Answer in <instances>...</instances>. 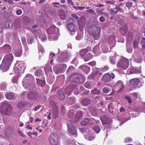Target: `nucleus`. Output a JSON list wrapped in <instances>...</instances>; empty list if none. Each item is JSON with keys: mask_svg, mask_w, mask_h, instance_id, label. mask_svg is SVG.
<instances>
[{"mask_svg": "<svg viewBox=\"0 0 145 145\" xmlns=\"http://www.w3.org/2000/svg\"><path fill=\"white\" fill-rule=\"evenodd\" d=\"M25 64L22 61H17L14 67L15 72L16 73H23L25 69Z\"/></svg>", "mask_w": 145, "mask_h": 145, "instance_id": "obj_3", "label": "nucleus"}, {"mask_svg": "<svg viewBox=\"0 0 145 145\" xmlns=\"http://www.w3.org/2000/svg\"><path fill=\"white\" fill-rule=\"evenodd\" d=\"M18 77L17 76H14L12 79V82L17 84L18 82Z\"/></svg>", "mask_w": 145, "mask_h": 145, "instance_id": "obj_47", "label": "nucleus"}, {"mask_svg": "<svg viewBox=\"0 0 145 145\" xmlns=\"http://www.w3.org/2000/svg\"><path fill=\"white\" fill-rule=\"evenodd\" d=\"M71 63L72 64L75 65L76 66L78 63V61L77 59L76 58L74 59L72 61Z\"/></svg>", "mask_w": 145, "mask_h": 145, "instance_id": "obj_54", "label": "nucleus"}, {"mask_svg": "<svg viewBox=\"0 0 145 145\" xmlns=\"http://www.w3.org/2000/svg\"><path fill=\"white\" fill-rule=\"evenodd\" d=\"M105 3L107 4H110L112 5H114L115 3L114 1H106Z\"/></svg>", "mask_w": 145, "mask_h": 145, "instance_id": "obj_64", "label": "nucleus"}, {"mask_svg": "<svg viewBox=\"0 0 145 145\" xmlns=\"http://www.w3.org/2000/svg\"><path fill=\"white\" fill-rule=\"evenodd\" d=\"M93 130L97 133H98L100 131V128L98 126L96 125L93 127Z\"/></svg>", "mask_w": 145, "mask_h": 145, "instance_id": "obj_41", "label": "nucleus"}, {"mask_svg": "<svg viewBox=\"0 0 145 145\" xmlns=\"http://www.w3.org/2000/svg\"><path fill=\"white\" fill-rule=\"evenodd\" d=\"M5 96L7 99L10 100H13L14 98V95L10 92H6L5 94Z\"/></svg>", "mask_w": 145, "mask_h": 145, "instance_id": "obj_23", "label": "nucleus"}, {"mask_svg": "<svg viewBox=\"0 0 145 145\" xmlns=\"http://www.w3.org/2000/svg\"><path fill=\"white\" fill-rule=\"evenodd\" d=\"M86 11L93 15H95L96 14V13L95 11L92 9H89L88 10H86Z\"/></svg>", "mask_w": 145, "mask_h": 145, "instance_id": "obj_45", "label": "nucleus"}, {"mask_svg": "<svg viewBox=\"0 0 145 145\" xmlns=\"http://www.w3.org/2000/svg\"><path fill=\"white\" fill-rule=\"evenodd\" d=\"M91 120L89 118H87L85 119L84 120L82 121L81 123V124L83 125H86L88 123H90V124H92L93 123L91 122Z\"/></svg>", "mask_w": 145, "mask_h": 145, "instance_id": "obj_25", "label": "nucleus"}, {"mask_svg": "<svg viewBox=\"0 0 145 145\" xmlns=\"http://www.w3.org/2000/svg\"><path fill=\"white\" fill-rule=\"evenodd\" d=\"M125 98L128 100V101L129 103L131 104L132 103V101L131 98L130 97H129L128 96H125Z\"/></svg>", "mask_w": 145, "mask_h": 145, "instance_id": "obj_61", "label": "nucleus"}, {"mask_svg": "<svg viewBox=\"0 0 145 145\" xmlns=\"http://www.w3.org/2000/svg\"><path fill=\"white\" fill-rule=\"evenodd\" d=\"M82 116V113L81 111H78L76 113L75 116L76 119V121H78L80 118H81Z\"/></svg>", "mask_w": 145, "mask_h": 145, "instance_id": "obj_26", "label": "nucleus"}, {"mask_svg": "<svg viewBox=\"0 0 145 145\" xmlns=\"http://www.w3.org/2000/svg\"><path fill=\"white\" fill-rule=\"evenodd\" d=\"M37 39L38 41V40H40L42 42H46L47 41L46 37H38V38H37Z\"/></svg>", "mask_w": 145, "mask_h": 145, "instance_id": "obj_49", "label": "nucleus"}, {"mask_svg": "<svg viewBox=\"0 0 145 145\" xmlns=\"http://www.w3.org/2000/svg\"><path fill=\"white\" fill-rule=\"evenodd\" d=\"M87 129H86L84 128H81L80 129V131L82 134H84V133H85V134L86 133V132H87Z\"/></svg>", "mask_w": 145, "mask_h": 145, "instance_id": "obj_53", "label": "nucleus"}, {"mask_svg": "<svg viewBox=\"0 0 145 145\" xmlns=\"http://www.w3.org/2000/svg\"><path fill=\"white\" fill-rule=\"evenodd\" d=\"M36 79L37 83L38 85L41 86H43L44 85V82L43 80H40L37 78H36Z\"/></svg>", "mask_w": 145, "mask_h": 145, "instance_id": "obj_36", "label": "nucleus"}, {"mask_svg": "<svg viewBox=\"0 0 145 145\" xmlns=\"http://www.w3.org/2000/svg\"><path fill=\"white\" fill-rule=\"evenodd\" d=\"M67 145H74V141L72 140H69L68 141Z\"/></svg>", "mask_w": 145, "mask_h": 145, "instance_id": "obj_62", "label": "nucleus"}, {"mask_svg": "<svg viewBox=\"0 0 145 145\" xmlns=\"http://www.w3.org/2000/svg\"><path fill=\"white\" fill-rule=\"evenodd\" d=\"M69 80L71 82H75L78 83H82L84 80L83 76L77 73L72 74L70 77Z\"/></svg>", "mask_w": 145, "mask_h": 145, "instance_id": "obj_5", "label": "nucleus"}, {"mask_svg": "<svg viewBox=\"0 0 145 145\" xmlns=\"http://www.w3.org/2000/svg\"><path fill=\"white\" fill-rule=\"evenodd\" d=\"M74 70V68L73 66H70L68 69L67 72H70Z\"/></svg>", "mask_w": 145, "mask_h": 145, "instance_id": "obj_57", "label": "nucleus"}, {"mask_svg": "<svg viewBox=\"0 0 145 145\" xmlns=\"http://www.w3.org/2000/svg\"><path fill=\"white\" fill-rule=\"evenodd\" d=\"M68 132L70 134L72 135H75L76 136L77 135V128L75 126L71 123L68 124L67 125Z\"/></svg>", "mask_w": 145, "mask_h": 145, "instance_id": "obj_10", "label": "nucleus"}, {"mask_svg": "<svg viewBox=\"0 0 145 145\" xmlns=\"http://www.w3.org/2000/svg\"><path fill=\"white\" fill-rule=\"evenodd\" d=\"M94 82L91 81H87L85 84V86L88 89H91L93 88L95 85Z\"/></svg>", "mask_w": 145, "mask_h": 145, "instance_id": "obj_17", "label": "nucleus"}, {"mask_svg": "<svg viewBox=\"0 0 145 145\" xmlns=\"http://www.w3.org/2000/svg\"><path fill=\"white\" fill-rule=\"evenodd\" d=\"M46 74L47 75L48 74H51L52 73V67L50 66L47 65L44 68Z\"/></svg>", "mask_w": 145, "mask_h": 145, "instance_id": "obj_22", "label": "nucleus"}, {"mask_svg": "<svg viewBox=\"0 0 145 145\" xmlns=\"http://www.w3.org/2000/svg\"><path fill=\"white\" fill-rule=\"evenodd\" d=\"M138 41L137 40H135L133 43V47L134 48H138Z\"/></svg>", "mask_w": 145, "mask_h": 145, "instance_id": "obj_51", "label": "nucleus"}, {"mask_svg": "<svg viewBox=\"0 0 145 145\" xmlns=\"http://www.w3.org/2000/svg\"><path fill=\"white\" fill-rule=\"evenodd\" d=\"M73 7L75 8L76 10H82L85 8V7H81L78 6L75 7L74 6H73Z\"/></svg>", "mask_w": 145, "mask_h": 145, "instance_id": "obj_48", "label": "nucleus"}, {"mask_svg": "<svg viewBox=\"0 0 145 145\" xmlns=\"http://www.w3.org/2000/svg\"><path fill=\"white\" fill-rule=\"evenodd\" d=\"M22 54V52L20 50H18V51H16L15 52V54L17 56L20 57V56Z\"/></svg>", "mask_w": 145, "mask_h": 145, "instance_id": "obj_60", "label": "nucleus"}, {"mask_svg": "<svg viewBox=\"0 0 145 145\" xmlns=\"http://www.w3.org/2000/svg\"><path fill=\"white\" fill-rule=\"evenodd\" d=\"M57 28L54 25H53L50 26L47 29V32L49 35L53 34L55 32V30Z\"/></svg>", "mask_w": 145, "mask_h": 145, "instance_id": "obj_20", "label": "nucleus"}, {"mask_svg": "<svg viewBox=\"0 0 145 145\" xmlns=\"http://www.w3.org/2000/svg\"><path fill=\"white\" fill-rule=\"evenodd\" d=\"M28 97L31 99H36L37 97V94L35 92L31 91L28 93Z\"/></svg>", "mask_w": 145, "mask_h": 145, "instance_id": "obj_19", "label": "nucleus"}, {"mask_svg": "<svg viewBox=\"0 0 145 145\" xmlns=\"http://www.w3.org/2000/svg\"><path fill=\"white\" fill-rule=\"evenodd\" d=\"M6 86V84L5 83H2L0 84V90H3L5 89Z\"/></svg>", "mask_w": 145, "mask_h": 145, "instance_id": "obj_50", "label": "nucleus"}, {"mask_svg": "<svg viewBox=\"0 0 145 145\" xmlns=\"http://www.w3.org/2000/svg\"><path fill=\"white\" fill-rule=\"evenodd\" d=\"M67 27L69 31L72 32L71 34L74 35L77 30L76 25L75 24L74 20L72 18H69L67 21Z\"/></svg>", "mask_w": 145, "mask_h": 145, "instance_id": "obj_4", "label": "nucleus"}, {"mask_svg": "<svg viewBox=\"0 0 145 145\" xmlns=\"http://www.w3.org/2000/svg\"><path fill=\"white\" fill-rule=\"evenodd\" d=\"M59 95V98L60 100H62L64 99L65 98L64 95L63 93H60V91L57 92Z\"/></svg>", "mask_w": 145, "mask_h": 145, "instance_id": "obj_40", "label": "nucleus"}, {"mask_svg": "<svg viewBox=\"0 0 145 145\" xmlns=\"http://www.w3.org/2000/svg\"><path fill=\"white\" fill-rule=\"evenodd\" d=\"M55 109V111L54 110L53 111V114L54 116L55 117H56L58 116V112L57 111V108H56Z\"/></svg>", "mask_w": 145, "mask_h": 145, "instance_id": "obj_55", "label": "nucleus"}, {"mask_svg": "<svg viewBox=\"0 0 145 145\" xmlns=\"http://www.w3.org/2000/svg\"><path fill=\"white\" fill-rule=\"evenodd\" d=\"M14 25L17 28H20L21 27V22L20 20L17 19L14 21Z\"/></svg>", "mask_w": 145, "mask_h": 145, "instance_id": "obj_29", "label": "nucleus"}, {"mask_svg": "<svg viewBox=\"0 0 145 145\" xmlns=\"http://www.w3.org/2000/svg\"><path fill=\"white\" fill-rule=\"evenodd\" d=\"M115 9H116L118 11L121 12H123L124 9V5L123 3H121L118 6L116 5Z\"/></svg>", "mask_w": 145, "mask_h": 145, "instance_id": "obj_21", "label": "nucleus"}, {"mask_svg": "<svg viewBox=\"0 0 145 145\" xmlns=\"http://www.w3.org/2000/svg\"><path fill=\"white\" fill-rule=\"evenodd\" d=\"M5 62L3 63V61L1 64L0 66V69H1L3 72H6L8 71L11 65V64L8 65V63L6 62Z\"/></svg>", "mask_w": 145, "mask_h": 145, "instance_id": "obj_14", "label": "nucleus"}, {"mask_svg": "<svg viewBox=\"0 0 145 145\" xmlns=\"http://www.w3.org/2000/svg\"><path fill=\"white\" fill-rule=\"evenodd\" d=\"M24 105L23 103H18L17 105V107L20 108H22L24 107Z\"/></svg>", "mask_w": 145, "mask_h": 145, "instance_id": "obj_63", "label": "nucleus"}, {"mask_svg": "<svg viewBox=\"0 0 145 145\" xmlns=\"http://www.w3.org/2000/svg\"><path fill=\"white\" fill-rule=\"evenodd\" d=\"M88 31L93 36H99L101 29L100 28L97 27L93 25H91L88 28Z\"/></svg>", "mask_w": 145, "mask_h": 145, "instance_id": "obj_6", "label": "nucleus"}, {"mask_svg": "<svg viewBox=\"0 0 145 145\" xmlns=\"http://www.w3.org/2000/svg\"><path fill=\"white\" fill-rule=\"evenodd\" d=\"M0 112L2 115H10L12 114V110L11 106L8 101L3 102L2 107L0 108Z\"/></svg>", "mask_w": 145, "mask_h": 145, "instance_id": "obj_2", "label": "nucleus"}, {"mask_svg": "<svg viewBox=\"0 0 145 145\" xmlns=\"http://www.w3.org/2000/svg\"><path fill=\"white\" fill-rule=\"evenodd\" d=\"M108 109L111 113L113 112L114 111V105L113 103H110L108 106Z\"/></svg>", "mask_w": 145, "mask_h": 145, "instance_id": "obj_33", "label": "nucleus"}, {"mask_svg": "<svg viewBox=\"0 0 145 145\" xmlns=\"http://www.w3.org/2000/svg\"><path fill=\"white\" fill-rule=\"evenodd\" d=\"M91 102V101L88 99H85L81 101V103L84 106H86L89 104Z\"/></svg>", "mask_w": 145, "mask_h": 145, "instance_id": "obj_27", "label": "nucleus"}, {"mask_svg": "<svg viewBox=\"0 0 145 145\" xmlns=\"http://www.w3.org/2000/svg\"><path fill=\"white\" fill-rule=\"evenodd\" d=\"M86 22V19L85 17L82 16L78 20V23L79 25V28L81 31L82 30V28L84 25H85Z\"/></svg>", "mask_w": 145, "mask_h": 145, "instance_id": "obj_15", "label": "nucleus"}, {"mask_svg": "<svg viewBox=\"0 0 145 145\" xmlns=\"http://www.w3.org/2000/svg\"><path fill=\"white\" fill-rule=\"evenodd\" d=\"M130 73L131 74L134 73H138L141 72V70L137 67H134L131 69L130 71Z\"/></svg>", "mask_w": 145, "mask_h": 145, "instance_id": "obj_24", "label": "nucleus"}, {"mask_svg": "<svg viewBox=\"0 0 145 145\" xmlns=\"http://www.w3.org/2000/svg\"><path fill=\"white\" fill-rule=\"evenodd\" d=\"M82 69L86 73H88L90 70V68L86 65L83 66Z\"/></svg>", "mask_w": 145, "mask_h": 145, "instance_id": "obj_32", "label": "nucleus"}, {"mask_svg": "<svg viewBox=\"0 0 145 145\" xmlns=\"http://www.w3.org/2000/svg\"><path fill=\"white\" fill-rule=\"evenodd\" d=\"M60 18L62 20H64L66 18V15L64 11L61 12L59 14Z\"/></svg>", "mask_w": 145, "mask_h": 145, "instance_id": "obj_35", "label": "nucleus"}, {"mask_svg": "<svg viewBox=\"0 0 145 145\" xmlns=\"http://www.w3.org/2000/svg\"><path fill=\"white\" fill-rule=\"evenodd\" d=\"M129 65L128 59L125 58H123L117 64V67L121 69L126 70Z\"/></svg>", "mask_w": 145, "mask_h": 145, "instance_id": "obj_7", "label": "nucleus"}, {"mask_svg": "<svg viewBox=\"0 0 145 145\" xmlns=\"http://www.w3.org/2000/svg\"><path fill=\"white\" fill-rule=\"evenodd\" d=\"M91 93L94 94H98L100 93L99 90H97L96 88H95L91 91Z\"/></svg>", "mask_w": 145, "mask_h": 145, "instance_id": "obj_43", "label": "nucleus"}, {"mask_svg": "<svg viewBox=\"0 0 145 145\" xmlns=\"http://www.w3.org/2000/svg\"><path fill=\"white\" fill-rule=\"evenodd\" d=\"M84 135L86 139L88 140H93L95 138L94 133L89 129H87V132Z\"/></svg>", "mask_w": 145, "mask_h": 145, "instance_id": "obj_9", "label": "nucleus"}, {"mask_svg": "<svg viewBox=\"0 0 145 145\" xmlns=\"http://www.w3.org/2000/svg\"><path fill=\"white\" fill-rule=\"evenodd\" d=\"M34 78L33 76L30 74H27L23 79L22 84L25 88L28 89L33 88L35 86Z\"/></svg>", "mask_w": 145, "mask_h": 145, "instance_id": "obj_1", "label": "nucleus"}, {"mask_svg": "<svg viewBox=\"0 0 145 145\" xmlns=\"http://www.w3.org/2000/svg\"><path fill=\"white\" fill-rule=\"evenodd\" d=\"M117 84L118 86H120V88L119 90L118 91L120 92L121 91L124 87V85L122 82L121 81H119L117 82Z\"/></svg>", "mask_w": 145, "mask_h": 145, "instance_id": "obj_31", "label": "nucleus"}, {"mask_svg": "<svg viewBox=\"0 0 145 145\" xmlns=\"http://www.w3.org/2000/svg\"><path fill=\"white\" fill-rule=\"evenodd\" d=\"M110 14H116L118 12V10L116 9L111 8L109 10Z\"/></svg>", "mask_w": 145, "mask_h": 145, "instance_id": "obj_37", "label": "nucleus"}, {"mask_svg": "<svg viewBox=\"0 0 145 145\" xmlns=\"http://www.w3.org/2000/svg\"><path fill=\"white\" fill-rule=\"evenodd\" d=\"M132 140V139L131 138L127 137L125 138L124 140V142L126 143L130 142Z\"/></svg>", "mask_w": 145, "mask_h": 145, "instance_id": "obj_58", "label": "nucleus"}, {"mask_svg": "<svg viewBox=\"0 0 145 145\" xmlns=\"http://www.w3.org/2000/svg\"><path fill=\"white\" fill-rule=\"evenodd\" d=\"M99 20L101 22H104L106 21V19L105 17L101 16L99 18Z\"/></svg>", "mask_w": 145, "mask_h": 145, "instance_id": "obj_59", "label": "nucleus"}, {"mask_svg": "<svg viewBox=\"0 0 145 145\" xmlns=\"http://www.w3.org/2000/svg\"><path fill=\"white\" fill-rule=\"evenodd\" d=\"M49 140L52 145H57L59 143V138L57 134H52L49 137Z\"/></svg>", "mask_w": 145, "mask_h": 145, "instance_id": "obj_8", "label": "nucleus"}, {"mask_svg": "<svg viewBox=\"0 0 145 145\" xmlns=\"http://www.w3.org/2000/svg\"><path fill=\"white\" fill-rule=\"evenodd\" d=\"M127 24L121 27L120 29V32L122 35H125L127 31Z\"/></svg>", "mask_w": 145, "mask_h": 145, "instance_id": "obj_18", "label": "nucleus"}, {"mask_svg": "<svg viewBox=\"0 0 145 145\" xmlns=\"http://www.w3.org/2000/svg\"><path fill=\"white\" fill-rule=\"evenodd\" d=\"M88 52V50L86 49H84L81 50L80 52V54L81 56H83Z\"/></svg>", "mask_w": 145, "mask_h": 145, "instance_id": "obj_46", "label": "nucleus"}, {"mask_svg": "<svg viewBox=\"0 0 145 145\" xmlns=\"http://www.w3.org/2000/svg\"><path fill=\"white\" fill-rule=\"evenodd\" d=\"M110 61L113 64H115L116 63V56H114L110 57Z\"/></svg>", "mask_w": 145, "mask_h": 145, "instance_id": "obj_38", "label": "nucleus"}, {"mask_svg": "<svg viewBox=\"0 0 145 145\" xmlns=\"http://www.w3.org/2000/svg\"><path fill=\"white\" fill-rule=\"evenodd\" d=\"M35 75L36 76H40L42 75V71L40 70H38L35 71Z\"/></svg>", "mask_w": 145, "mask_h": 145, "instance_id": "obj_44", "label": "nucleus"}, {"mask_svg": "<svg viewBox=\"0 0 145 145\" xmlns=\"http://www.w3.org/2000/svg\"><path fill=\"white\" fill-rule=\"evenodd\" d=\"M74 114V111L73 110H70L69 111L68 114V116L70 118H72L73 117Z\"/></svg>", "mask_w": 145, "mask_h": 145, "instance_id": "obj_42", "label": "nucleus"}, {"mask_svg": "<svg viewBox=\"0 0 145 145\" xmlns=\"http://www.w3.org/2000/svg\"><path fill=\"white\" fill-rule=\"evenodd\" d=\"M4 50L6 52H8L10 51L11 47L8 44L5 45L3 47Z\"/></svg>", "mask_w": 145, "mask_h": 145, "instance_id": "obj_39", "label": "nucleus"}, {"mask_svg": "<svg viewBox=\"0 0 145 145\" xmlns=\"http://www.w3.org/2000/svg\"><path fill=\"white\" fill-rule=\"evenodd\" d=\"M58 39L57 37H48V40L50 41L56 40Z\"/></svg>", "mask_w": 145, "mask_h": 145, "instance_id": "obj_56", "label": "nucleus"}, {"mask_svg": "<svg viewBox=\"0 0 145 145\" xmlns=\"http://www.w3.org/2000/svg\"><path fill=\"white\" fill-rule=\"evenodd\" d=\"M129 82L131 85L137 87L139 86V85L140 84L139 80L138 78L132 79Z\"/></svg>", "mask_w": 145, "mask_h": 145, "instance_id": "obj_16", "label": "nucleus"}, {"mask_svg": "<svg viewBox=\"0 0 145 145\" xmlns=\"http://www.w3.org/2000/svg\"><path fill=\"white\" fill-rule=\"evenodd\" d=\"M114 77L115 75L113 73H107L103 76V80L105 82H108L114 79Z\"/></svg>", "mask_w": 145, "mask_h": 145, "instance_id": "obj_12", "label": "nucleus"}, {"mask_svg": "<svg viewBox=\"0 0 145 145\" xmlns=\"http://www.w3.org/2000/svg\"><path fill=\"white\" fill-rule=\"evenodd\" d=\"M87 37L86 39L88 43L90 45H94L97 42V40L99 39V37Z\"/></svg>", "mask_w": 145, "mask_h": 145, "instance_id": "obj_13", "label": "nucleus"}, {"mask_svg": "<svg viewBox=\"0 0 145 145\" xmlns=\"http://www.w3.org/2000/svg\"><path fill=\"white\" fill-rule=\"evenodd\" d=\"M27 42L29 44H31L33 42V39L32 37H28L27 38Z\"/></svg>", "mask_w": 145, "mask_h": 145, "instance_id": "obj_52", "label": "nucleus"}, {"mask_svg": "<svg viewBox=\"0 0 145 145\" xmlns=\"http://www.w3.org/2000/svg\"><path fill=\"white\" fill-rule=\"evenodd\" d=\"M93 51L96 55H99L100 52L99 46H95L93 48Z\"/></svg>", "mask_w": 145, "mask_h": 145, "instance_id": "obj_28", "label": "nucleus"}, {"mask_svg": "<svg viewBox=\"0 0 145 145\" xmlns=\"http://www.w3.org/2000/svg\"><path fill=\"white\" fill-rule=\"evenodd\" d=\"M100 119L103 125L107 124L109 123L108 119H107L106 118H101Z\"/></svg>", "mask_w": 145, "mask_h": 145, "instance_id": "obj_34", "label": "nucleus"}, {"mask_svg": "<svg viewBox=\"0 0 145 145\" xmlns=\"http://www.w3.org/2000/svg\"><path fill=\"white\" fill-rule=\"evenodd\" d=\"M14 57L11 53H8L6 54L3 60V63L6 62L8 63V65L11 64L13 59Z\"/></svg>", "mask_w": 145, "mask_h": 145, "instance_id": "obj_11", "label": "nucleus"}, {"mask_svg": "<svg viewBox=\"0 0 145 145\" xmlns=\"http://www.w3.org/2000/svg\"><path fill=\"white\" fill-rule=\"evenodd\" d=\"M93 57L92 54L90 53L88 54L84 58V60L85 61H87Z\"/></svg>", "mask_w": 145, "mask_h": 145, "instance_id": "obj_30", "label": "nucleus"}]
</instances>
